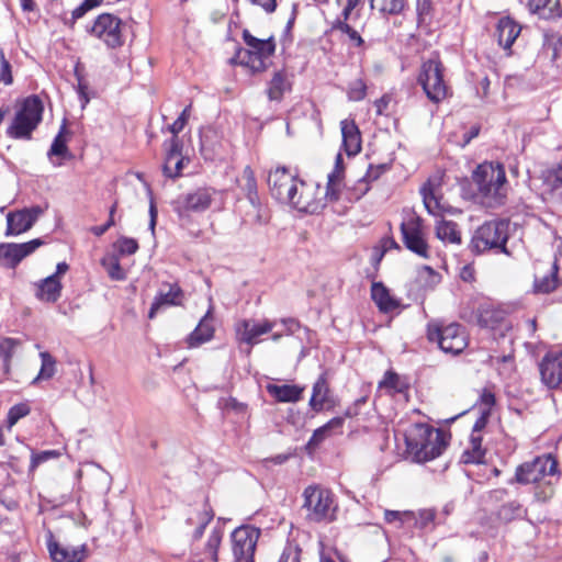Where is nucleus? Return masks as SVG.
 <instances>
[{
  "label": "nucleus",
  "mask_w": 562,
  "mask_h": 562,
  "mask_svg": "<svg viewBox=\"0 0 562 562\" xmlns=\"http://www.w3.org/2000/svg\"><path fill=\"white\" fill-rule=\"evenodd\" d=\"M471 180L475 191L471 198L488 209L503 206L507 200L508 181L502 164L484 161L472 172Z\"/></svg>",
  "instance_id": "nucleus-1"
},
{
  "label": "nucleus",
  "mask_w": 562,
  "mask_h": 562,
  "mask_svg": "<svg viewBox=\"0 0 562 562\" xmlns=\"http://www.w3.org/2000/svg\"><path fill=\"white\" fill-rule=\"evenodd\" d=\"M509 238V221L493 220L479 226L469 244L473 254L480 255L488 250L510 255L506 247Z\"/></svg>",
  "instance_id": "nucleus-2"
},
{
  "label": "nucleus",
  "mask_w": 562,
  "mask_h": 562,
  "mask_svg": "<svg viewBox=\"0 0 562 562\" xmlns=\"http://www.w3.org/2000/svg\"><path fill=\"white\" fill-rule=\"evenodd\" d=\"M268 186L271 195L278 201L288 203L299 211L308 212L310 203L303 198V192H299V186L304 188L305 183L297 180L285 167L270 171Z\"/></svg>",
  "instance_id": "nucleus-3"
},
{
  "label": "nucleus",
  "mask_w": 562,
  "mask_h": 562,
  "mask_svg": "<svg viewBox=\"0 0 562 562\" xmlns=\"http://www.w3.org/2000/svg\"><path fill=\"white\" fill-rule=\"evenodd\" d=\"M407 450L413 460L428 462L439 457L447 447L443 434L426 425H419L416 434L406 438Z\"/></svg>",
  "instance_id": "nucleus-4"
},
{
  "label": "nucleus",
  "mask_w": 562,
  "mask_h": 562,
  "mask_svg": "<svg viewBox=\"0 0 562 562\" xmlns=\"http://www.w3.org/2000/svg\"><path fill=\"white\" fill-rule=\"evenodd\" d=\"M303 508L306 518L313 522H331L336 519L337 505L330 490L308 485L303 492Z\"/></svg>",
  "instance_id": "nucleus-5"
},
{
  "label": "nucleus",
  "mask_w": 562,
  "mask_h": 562,
  "mask_svg": "<svg viewBox=\"0 0 562 562\" xmlns=\"http://www.w3.org/2000/svg\"><path fill=\"white\" fill-rule=\"evenodd\" d=\"M558 480L557 460L551 454H543L517 467L515 477L510 480V483L516 482L526 485L543 482L551 485Z\"/></svg>",
  "instance_id": "nucleus-6"
},
{
  "label": "nucleus",
  "mask_w": 562,
  "mask_h": 562,
  "mask_svg": "<svg viewBox=\"0 0 562 562\" xmlns=\"http://www.w3.org/2000/svg\"><path fill=\"white\" fill-rule=\"evenodd\" d=\"M445 67L438 58H430L423 63L417 78L427 99L439 103L449 94V87L445 80Z\"/></svg>",
  "instance_id": "nucleus-7"
},
{
  "label": "nucleus",
  "mask_w": 562,
  "mask_h": 562,
  "mask_svg": "<svg viewBox=\"0 0 562 562\" xmlns=\"http://www.w3.org/2000/svg\"><path fill=\"white\" fill-rule=\"evenodd\" d=\"M427 338L431 342H437L438 347L452 356L461 353L468 346V336L462 325L451 323L440 325L431 323L427 328Z\"/></svg>",
  "instance_id": "nucleus-8"
},
{
  "label": "nucleus",
  "mask_w": 562,
  "mask_h": 562,
  "mask_svg": "<svg viewBox=\"0 0 562 562\" xmlns=\"http://www.w3.org/2000/svg\"><path fill=\"white\" fill-rule=\"evenodd\" d=\"M43 109L37 95L26 98L8 128V135L18 139H30L32 132L42 121Z\"/></svg>",
  "instance_id": "nucleus-9"
},
{
  "label": "nucleus",
  "mask_w": 562,
  "mask_h": 562,
  "mask_svg": "<svg viewBox=\"0 0 562 562\" xmlns=\"http://www.w3.org/2000/svg\"><path fill=\"white\" fill-rule=\"evenodd\" d=\"M216 190L210 187L196 188L193 191L182 193L171 202L172 210L179 217L188 216L191 213H202L210 209Z\"/></svg>",
  "instance_id": "nucleus-10"
},
{
  "label": "nucleus",
  "mask_w": 562,
  "mask_h": 562,
  "mask_svg": "<svg viewBox=\"0 0 562 562\" xmlns=\"http://www.w3.org/2000/svg\"><path fill=\"white\" fill-rule=\"evenodd\" d=\"M122 20L111 13H102L94 20L87 31L104 43L108 48L115 49L124 44Z\"/></svg>",
  "instance_id": "nucleus-11"
},
{
  "label": "nucleus",
  "mask_w": 562,
  "mask_h": 562,
  "mask_svg": "<svg viewBox=\"0 0 562 562\" xmlns=\"http://www.w3.org/2000/svg\"><path fill=\"white\" fill-rule=\"evenodd\" d=\"M260 530L252 526H240L231 535L234 562H255V551Z\"/></svg>",
  "instance_id": "nucleus-12"
},
{
  "label": "nucleus",
  "mask_w": 562,
  "mask_h": 562,
  "mask_svg": "<svg viewBox=\"0 0 562 562\" xmlns=\"http://www.w3.org/2000/svg\"><path fill=\"white\" fill-rule=\"evenodd\" d=\"M243 40L248 46L245 52L244 59L246 65L252 70L260 71L265 69V60L271 57L276 52V42L273 36L267 40H259L254 36L248 30H244Z\"/></svg>",
  "instance_id": "nucleus-13"
},
{
  "label": "nucleus",
  "mask_w": 562,
  "mask_h": 562,
  "mask_svg": "<svg viewBox=\"0 0 562 562\" xmlns=\"http://www.w3.org/2000/svg\"><path fill=\"white\" fill-rule=\"evenodd\" d=\"M278 327L277 319L265 318L261 322L254 319H240L235 324L236 337L239 342L252 347L260 342L261 335L270 333Z\"/></svg>",
  "instance_id": "nucleus-14"
},
{
  "label": "nucleus",
  "mask_w": 562,
  "mask_h": 562,
  "mask_svg": "<svg viewBox=\"0 0 562 562\" xmlns=\"http://www.w3.org/2000/svg\"><path fill=\"white\" fill-rule=\"evenodd\" d=\"M46 547L54 562H83L89 555L87 544L79 547L61 546L54 537L52 530H47L45 535Z\"/></svg>",
  "instance_id": "nucleus-15"
},
{
  "label": "nucleus",
  "mask_w": 562,
  "mask_h": 562,
  "mask_svg": "<svg viewBox=\"0 0 562 562\" xmlns=\"http://www.w3.org/2000/svg\"><path fill=\"white\" fill-rule=\"evenodd\" d=\"M403 243L405 247L423 258L429 257V247L422 232L419 218H411L401 225Z\"/></svg>",
  "instance_id": "nucleus-16"
},
{
  "label": "nucleus",
  "mask_w": 562,
  "mask_h": 562,
  "mask_svg": "<svg viewBox=\"0 0 562 562\" xmlns=\"http://www.w3.org/2000/svg\"><path fill=\"white\" fill-rule=\"evenodd\" d=\"M44 241L35 238L22 244H1L0 262L9 268H15L25 257L33 254Z\"/></svg>",
  "instance_id": "nucleus-17"
},
{
  "label": "nucleus",
  "mask_w": 562,
  "mask_h": 562,
  "mask_svg": "<svg viewBox=\"0 0 562 562\" xmlns=\"http://www.w3.org/2000/svg\"><path fill=\"white\" fill-rule=\"evenodd\" d=\"M541 381L549 389L562 384V351L548 352L539 363Z\"/></svg>",
  "instance_id": "nucleus-18"
},
{
  "label": "nucleus",
  "mask_w": 562,
  "mask_h": 562,
  "mask_svg": "<svg viewBox=\"0 0 562 562\" xmlns=\"http://www.w3.org/2000/svg\"><path fill=\"white\" fill-rule=\"evenodd\" d=\"M166 148L162 172L166 177L176 179L181 176L184 167V157L182 156V143L179 137H171L165 142Z\"/></svg>",
  "instance_id": "nucleus-19"
},
{
  "label": "nucleus",
  "mask_w": 562,
  "mask_h": 562,
  "mask_svg": "<svg viewBox=\"0 0 562 562\" xmlns=\"http://www.w3.org/2000/svg\"><path fill=\"white\" fill-rule=\"evenodd\" d=\"M214 518V512L207 501L199 506L189 509L186 518V525L194 527L193 539L198 540L203 536L204 529Z\"/></svg>",
  "instance_id": "nucleus-20"
},
{
  "label": "nucleus",
  "mask_w": 562,
  "mask_h": 562,
  "mask_svg": "<svg viewBox=\"0 0 562 562\" xmlns=\"http://www.w3.org/2000/svg\"><path fill=\"white\" fill-rule=\"evenodd\" d=\"M183 292L177 283H164L150 306L148 317L154 318L164 306L179 305Z\"/></svg>",
  "instance_id": "nucleus-21"
},
{
  "label": "nucleus",
  "mask_w": 562,
  "mask_h": 562,
  "mask_svg": "<svg viewBox=\"0 0 562 562\" xmlns=\"http://www.w3.org/2000/svg\"><path fill=\"white\" fill-rule=\"evenodd\" d=\"M308 405L316 413L333 406L330 390L325 374H321L314 383Z\"/></svg>",
  "instance_id": "nucleus-22"
},
{
  "label": "nucleus",
  "mask_w": 562,
  "mask_h": 562,
  "mask_svg": "<svg viewBox=\"0 0 562 562\" xmlns=\"http://www.w3.org/2000/svg\"><path fill=\"white\" fill-rule=\"evenodd\" d=\"M342 147L348 156H355L361 150L360 131L355 121L342 120L340 122Z\"/></svg>",
  "instance_id": "nucleus-23"
},
{
  "label": "nucleus",
  "mask_w": 562,
  "mask_h": 562,
  "mask_svg": "<svg viewBox=\"0 0 562 562\" xmlns=\"http://www.w3.org/2000/svg\"><path fill=\"white\" fill-rule=\"evenodd\" d=\"M506 316V312L492 303H483L476 313L477 325L484 328H495Z\"/></svg>",
  "instance_id": "nucleus-24"
},
{
  "label": "nucleus",
  "mask_w": 562,
  "mask_h": 562,
  "mask_svg": "<svg viewBox=\"0 0 562 562\" xmlns=\"http://www.w3.org/2000/svg\"><path fill=\"white\" fill-rule=\"evenodd\" d=\"M212 311L209 310L204 317L200 321L195 329L189 335L187 342L191 348L198 347L210 341L214 335Z\"/></svg>",
  "instance_id": "nucleus-25"
},
{
  "label": "nucleus",
  "mask_w": 562,
  "mask_h": 562,
  "mask_svg": "<svg viewBox=\"0 0 562 562\" xmlns=\"http://www.w3.org/2000/svg\"><path fill=\"white\" fill-rule=\"evenodd\" d=\"M247 210L244 211L241 222L249 226H262L269 223L270 214L268 207L260 201L248 202Z\"/></svg>",
  "instance_id": "nucleus-26"
},
{
  "label": "nucleus",
  "mask_w": 562,
  "mask_h": 562,
  "mask_svg": "<svg viewBox=\"0 0 562 562\" xmlns=\"http://www.w3.org/2000/svg\"><path fill=\"white\" fill-rule=\"evenodd\" d=\"M371 299L383 313L393 312L400 306V302L390 294L389 289L382 282L372 283Z\"/></svg>",
  "instance_id": "nucleus-27"
},
{
  "label": "nucleus",
  "mask_w": 562,
  "mask_h": 562,
  "mask_svg": "<svg viewBox=\"0 0 562 562\" xmlns=\"http://www.w3.org/2000/svg\"><path fill=\"white\" fill-rule=\"evenodd\" d=\"M292 83L285 70L274 71L271 80L268 83L267 95L270 101L280 102L285 92L290 91Z\"/></svg>",
  "instance_id": "nucleus-28"
},
{
  "label": "nucleus",
  "mask_w": 562,
  "mask_h": 562,
  "mask_svg": "<svg viewBox=\"0 0 562 562\" xmlns=\"http://www.w3.org/2000/svg\"><path fill=\"white\" fill-rule=\"evenodd\" d=\"M267 392L282 403H295L301 400L303 387L294 384H268L266 386Z\"/></svg>",
  "instance_id": "nucleus-29"
},
{
  "label": "nucleus",
  "mask_w": 562,
  "mask_h": 562,
  "mask_svg": "<svg viewBox=\"0 0 562 562\" xmlns=\"http://www.w3.org/2000/svg\"><path fill=\"white\" fill-rule=\"evenodd\" d=\"M521 27L510 18H502L497 23V38L498 44L505 49L510 48L518 35Z\"/></svg>",
  "instance_id": "nucleus-30"
},
{
  "label": "nucleus",
  "mask_w": 562,
  "mask_h": 562,
  "mask_svg": "<svg viewBox=\"0 0 562 562\" xmlns=\"http://www.w3.org/2000/svg\"><path fill=\"white\" fill-rule=\"evenodd\" d=\"M482 435L471 432L469 446L464 449L461 461L465 464H477L484 462L485 450L482 448Z\"/></svg>",
  "instance_id": "nucleus-31"
},
{
  "label": "nucleus",
  "mask_w": 562,
  "mask_h": 562,
  "mask_svg": "<svg viewBox=\"0 0 562 562\" xmlns=\"http://www.w3.org/2000/svg\"><path fill=\"white\" fill-rule=\"evenodd\" d=\"M528 5L531 12L543 19L562 16V0H529Z\"/></svg>",
  "instance_id": "nucleus-32"
},
{
  "label": "nucleus",
  "mask_w": 562,
  "mask_h": 562,
  "mask_svg": "<svg viewBox=\"0 0 562 562\" xmlns=\"http://www.w3.org/2000/svg\"><path fill=\"white\" fill-rule=\"evenodd\" d=\"M61 289V283L56 276H48L38 283L36 296L41 301L55 303L60 297Z\"/></svg>",
  "instance_id": "nucleus-33"
},
{
  "label": "nucleus",
  "mask_w": 562,
  "mask_h": 562,
  "mask_svg": "<svg viewBox=\"0 0 562 562\" xmlns=\"http://www.w3.org/2000/svg\"><path fill=\"white\" fill-rule=\"evenodd\" d=\"M32 218L27 215L26 211L20 210L15 212H10L7 215V236L19 235L24 232H27L31 227Z\"/></svg>",
  "instance_id": "nucleus-34"
},
{
  "label": "nucleus",
  "mask_w": 562,
  "mask_h": 562,
  "mask_svg": "<svg viewBox=\"0 0 562 562\" xmlns=\"http://www.w3.org/2000/svg\"><path fill=\"white\" fill-rule=\"evenodd\" d=\"M344 427V417H334L322 427L314 430L307 442V447H318L327 437L335 432H341Z\"/></svg>",
  "instance_id": "nucleus-35"
},
{
  "label": "nucleus",
  "mask_w": 562,
  "mask_h": 562,
  "mask_svg": "<svg viewBox=\"0 0 562 562\" xmlns=\"http://www.w3.org/2000/svg\"><path fill=\"white\" fill-rule=\"evenodd\" d=\"M20 341L14 338L0 340V381L7 379L10 373L11 360Z\"/></svg>",
  "instance_id": "nucleus-36"
},
{
  "label": "nucleus",
  "mask_w": 562,
  "mask_h": 562,
  "mask_svg": "<svg viewBox=\"0 0 562 562\" xmlns=\"http://www.w3.org/2000/svg\"><path fill=\"white\" fill-rule=\"evenodd\" d=\"M559 266L553 261L547 274L541 278L536 277L533 282V290L537 293L548 294L554 291L559 285L558 279Z\"/></svg>",
  "instance_id": "nucleus-37"
},
{
  "label": "nucleus",
  "mask_w": 562,
  "mask_h": 562,
  "mask_svg": "<svg viewBox=\"0 0 562 562\" xmlns=\"http://www.w3.org/2000/svg\"><path fill=\"white\" fill-rule=\"evenodd\" d=\"M66 134H68V131H67V126H66V121H64L59 128V132L55 136V138L50 145V148L48 150V154H47L48 158L50 159V161L54 166H60L61 164L60 162L56 164V161L53 159V157H56V156L63 157V158L70 157V153L67 147V140L65 138Z\"/></svg>",
  "instance_id": "nucleus-38"
},
{
  "label": "nucleus",
  "mask_w": 562,
  "mask_h": 562,
  "mask_svg": "<svg viewBox=\"0 0 562 562\" xmlns=\"http://www.w3.org/2000/svg\"><path fill=\"white\" fill-rule=\"evenodd\" d=\"M237 186L243 192H245L248 202H255V200L259 199L257 180L250 166H246L244 168L240 177L237 179Z\"/></svg>",
  "instance_id": "nucleus-39"
},
{
  "label": "nucleus",
  "mask_w": 562,
  "mask_h": 562,
  "mask_svg": "<svg viewBox=\"0 0 562 562\" xmlns=\"http://www.w3.org/2000/svg\"><path fill=\"white\" fill-rule=\"evenodd\" d=\"M436 236L445 243L461 244V232L452 221L440 220L436 224Z\"/></svg>",
  "instance_id": "nucleus-40"
},
{
  "label": "nucleus",
  "mask_w": 562,
  "mask_h": 562,
  "mask_svg": "<svg viewBox=\"0 0 562 562\" xmlns=\"http://www.w3.org/2000/svg\"><path fill=\"white\" fill-rule=\"evenodd\" d=\"M526 515L527 509L517 501L507 502L497 510L498 519L506 524L516 519H522Z\"/></svg>",
  "instance_id": "nucleus-41"
},
{
  "label": "nucleus",
  "mask_w": 562,
  "mask_h": 562,
  "mask_svg": "<svg viewBox=\"0 0 562 562\" xmlns=\"http://www.w3.org/2000/svg\"><path fill=\"white\" fill-rule=\"evenodd\" d=\"M223 539V530L221 528H214L209 536L207 542L204 549V558L200 559L199 562H203L209 559L212 562H217V552Z\"/></svg>",
  "instance_id": "nucleus-42"
},
{
  "label": "nucleus",
  "mask_w": 562,
  "mask_h": 562,
  "mask_svg": "<svg viewBox=\"0 0 562 562\" xmlns=\"http://www.w3.org/2000/svg\"><path fill=\"white\" fill-rule=\"evenodd\" d=\"M371 7L383 14L398 15L405 10L406 0H371Z\"/></svg>",
  "instance_id": "nucleus-43"
},
{
  "label": "nucleus",
  "mask_w": 562,
  "mask_h": 562,
  "mask_svg": "<svg viewBox=\"0 0 562 562\" xmlns=\"http://www.w3.org/2000/svg\"><path fill=\"white\" fill-rule=\"evenodd\" d=\"M344 171L339 169H333L327 177L326 196L330 201H337L340 198L341 180Z\"/></svg>",
  "instance_id": "nucleus-44"
},
{
  "label": "nucleus",
  "mask_w": 562,
  "mask_h": 562,
  "mask_svg": "<svg viewBox=\"0 0 562 562\" xmlns=\"http://www.w3.org/2000/svg\"><path fill=\"white\" fill-rule=\"evenodd\" d=\"M380 389H387L395 393H403L407 389V383L394 371L385 372L383 380L379 383Z\"/></svg>",
  "instance_id": "nucleus-45"
},
{
  "label": "nucleus",
  "mask_w": 562,
  "mask_h": 562,
  "mask_svg": "<svg viewBox=\"0 0 562 562\" xmlns=\"http://www.w3.org/2000/svg\"><path fill=\"white\" fill-rule=\"evenodd\" d=\"M40 358L42 361V366L37 376L34 379L33 383L40 380H48L54 376L56 372V360L55 358L47 351H42L40 353Z\"/></svg>",
  "instance_id": "nucleus-46"
},
{
  "label": "nucleus",
  "mask_w": 562,
  "mask_h": 562,
  "mask_svg": "<svg viewBox=\"0 0 562 562\" xmlns=\"http://www.w3.org/2000/svg\"><path fill=\"white\" fill-rule=\"evenodd\" d=\"M101 265L106 270L109 277L112 280L122 281L126 279V273L122 269L119 258L116 256H109L102 258Z\"/></svg>",
  "instance_id": "nucleus-47"
},
{
  "label": "nucleus",
  "mask_w": 562,
  "mask_h": 562,
  "mask_svg": "<svg viewBox=\"0 0 562 562\" xmlns=\"http://www.w3.org/2000/svg\"><path fill=\"white\" fill-rule=\"evenodd\" d=\"M31 412L30 405L27 403H19L13 405L7 416L8 427L11 428L14 426L21 418L27 416Z\"/></svg>",
  "instance_id": "nucleus-48"
},
{
  "label": "nucleus",
  "mask_w": 562,
  "mask_h": 562,
  "mask_svg": "<svg viewBox=\"0 0 562 562\" xmlns=\"http://www.w3.org/2000/svg\"><path fill=\"white\" fill-rule=\"evenodd\" d=\"M334 29L346 34L353 46L362 47L364 45V41L359 32L352 29L347 22H336Z\"/></svg>",
  "instance_id": "nucleus-49"
},
{
  "label": "nucleus",
  "mask_w": 562,
  "mask_h": 562,
  "mask_svg": "<svg viewBox=\"0 0 562 562\" xmlns=\"http://www.w3.org/2000/svg\"><path fill=\"white\" fill-rule=\"evenodd\" d=\"M350 101H361L367 95V85L362 79H356L350 82L347 91Z\"/></svg>",
  "instance_id": "nucleus-50"
},
{
  "label": "nucleus",
  "mask_w": 562,
  "mask_h": 562,
  "mask_svg": "<svg viewBox=\"0 0 562 562\" xmlns=\"http://www.w3.org/2000/svg\"><path fill=\"white\" fill-rule=\"evenodd\" d=\"M425 207L430 214H435L436 210L439 209V202L435 196L434 190L429 184H425L420 189Z\"/></svg>",
  "instance_id": "nucleus-51"
},
{
  "label": "nucleus",
  "mask_w": 562,
  "mask_h": 562,
  "mask_svg": "<svg viewBox=\"0 0 562 562\" xmlns=\"http://www.w3.org/2000/svg\"><path fill=\"white\" fill-rule=\"evenodd\" d=\"M496 403L495 394L490 389H483L479 401L476 402V406L480 412L492 413V408Z\"/></svg>",
  "instance_id": "nucleus-52"
},
{
  "label": "nucleus",
  "mask_w": 562,
  "mask_h": 562,
  "mask_svg": "<svg viewBox=\"0 0 562 562\" xmlns=\"http://www.w3.org/2000/svg\"><path fill=\"white\" fill-rule=\"evenodd\" d=\"M302 549L297 544L288 543L278 562H301Z\"/></svg>",
  "instance_id": "nucleus-53"
},
{
  "label": "nucleus",
  "mask_w": 562,
  "mask_h": 562,
  "mask_svg": "<svg viewBox=\"0 0 562 562\" xmlns=\"http://www.w3.org/2000/svg\"><path fill=\"white\" fill-rule=\"evenodd\" d=\"M115 246L121 255H134L138 250V243L130 237L119 238Z\"/></svg>",
  "instance_id": "nucleus-54"
},
{
  "label": "nucleus",
  "mask_w": 562,
  "mask_h": 562,
  "mask_svg": "<svg viewBox=\"0 0 562 562\" xmlns=\"http://www.w3.org/2000/svg\"><path fill=\"white\" fill-rule=\"evenodd\" d=\"M191 104L186 106L178 119L169 126L172 137H178V134L184 128L190 116Z\"/></svg>",
  "instance_id": "nucleus-55"
},
{
  "label": "nucleus",
  "mask_w": 562,
  "mask_h": 562,
  "mask_svg": "<svg viewBox=\"0 0 562 562\" xmlns=\"http://www.w3.org/2000/svg\"><path fill=\"white\" fill-rule=\"evenodd\" d=\"M116 207H117V202H114L113 205L109 210V220L106 221L105 224L100 225V226H92L90 228V231L93 235L100 237L103 234H105L112 226L115 225L114 214H115Z\"/></svg>",
  "instance_id": "nucleus-56"
},
{
  "label": "nucleus",
  "mask_w": 562,
  "mask_h": 562,
  "mask_svg": "<svg viewBox=\"0 0 562 562\" xmlns=\"http://www.w3.org/2000/svg\"><path fill=\"white\" fill-rule=\"evenodd\" d=\"M97 7L95 3H91L90 0H85L79 7L71 12V18L65 21V24L74 27L76 21L82 18L89 10Z\"/></svg>",
  "instance_id": "nucleus-57"
},
{
  "label": "nucleus",
  "mask_w": 562,
  "mask_h": 562,
  "mask_svg": "<svg viewBox=\"0 0 562 562\" xmlns=\"http://www.w3.org/2000/svg\"><path fill=\"white\" fill-rule=\"evenodd\" d=\"M436 513L434 509L419 510L416 519V526L420 529H427L434 525Z\"/></svg>",
  "instance_id": "nucleus-58"
},
{
  "label": "nucleus",
  "mask_w": 562,
  "mask_h": 562,
  "mask_svg": "<svg viewBox=\"0 0 562 562\" xmlns=\"http://www.w3.org/2000/svg\"><path fill=\"white\" fill-rule=\"evenodd\" d=\"M12 80L11 65L5 59L3 50L0 49V81L4 85H11Z\"/></svg>",
  "instance_id": "nucleus-59"
},
{
  "label": "nucleus",
  "mask_w": 562,
  "mask_h": 562,
  "mask_svg": "<svg viewBox=\"0 0 562 562\" xmlns=\"http://www.w3.org/2000/svg\"><path fill=\"white\" fill-rule=\"evenodd\" d=\"M59 457V452L56 450H46L40 453H33L31 459V469L37 468L41 463L46 462L52 458Z\"/></svg>",
  "instance_id": "nucleus-60"
},
{
  "label": "nucleus",
  "mask_w": 562,
  "mask_h": 562,
  "mask_svg": "<svg viewBox=\"0 0 562 562\" xmlns=\"http://www.w3.org/2000/svg\"><path fill=\"white\" fill-rule=\"evenodd\" d=\"M431 1L430 0H417L416 11L418 16V22H426L427 18L431 13Z\"/></svg>",
  "instance_id": "nucleus-61"
},
{
  "label": "nucleus",
  "mask_w": 562,
  "mask_h": 562,
  "mask_svg": "<svg viewBox=\"0 0 562 562\" xmlns=\"http://www.w3.org/2000/svg\"><path fill=\"white\" fill-rule=\"evenodd\" d=\"M278 322V326L284 327L283 333L285 335H292L294 334L300 327V322L295 318L288 317V318H281Z\"/></svg>",
  "instance_id": "nucleus-62"
},
{
  "label": "nucleus",
  "mask_w": 562,
  "mask_h": 562,
  "mask_svg": "<svg viewBox=\"0 0 562 562\" xmlns=\"http://www.w3.org/2000/svg\"><path fill=\"white\" fill-rule=\"evenodd\" d=\"M386 170V165L370 166L363 181L376 180Z\"/></svg>",
  "instance_id": "nucleus-63"
},
{
  "label": "nucleus",
  "mask_w": 562,
  "mask_h": 562,
  "mask_svg": "<svg viewBox=\"0 0 562 562\" xmlns=\"http://www.w3.org/2000/svg\"><path fill=\"white\" fill-rule=\"evenodd\" d=\"M490 416L491 414L487 412H480V416L476 418L473 425L472 432L481 434V431L486 427Z\"/></svg>",
  "instance_id": "nucleus-64"
}]
</instances>
